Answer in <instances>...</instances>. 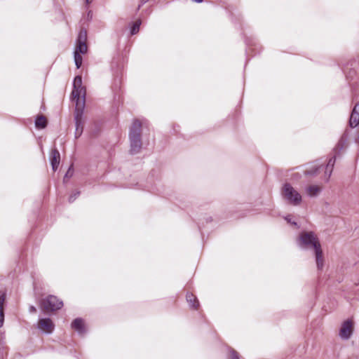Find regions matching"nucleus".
I'll list each match as a JSON object with an SVG mask.
<instances>
[{
	"mask_svg": "<svg viewBox=\"0 0 359 359\" xmlns=\"http://www.w3.org/2000/svg\"><path fill=\"white\" fill-rule=\"evenodd\" d=\"M297 243L302 249L313 250L317 268L318 270H322L324 266V258L321 245L316 235L312 231L302 232L299 234Z\"/></svg>",
	"mask_w": 359,
	"mask_h": 359,
	"instance_id": "obj_1",
	"label": "nucleus"
},
{
	"mask_svg": "<svg viewBox=\"0 0 359 359\" xmlns=\"http://www.w3.org/2000/svg\"><path fill=\"white\" fill-rule=\"evenodd\" d=\"M141 128L142 124L140 121H133L129 132V139L130 143V151L132 154H136L140 151L142 148L141 141Z\"/></svg>",
	"mask_w": 359,
	"mask_h": 359,
	"instance_id": "obj_2",
	"label": "nucleus"
},
{
	"mask_svg": "<svg viewBox=\"0 0 359 359\" xmlns=\"http://www.w3.org/2000/svg\"><path fill=\"white\" fill-rule=\"evenodd\" d=\"M281 194L284 200L293 205H299L302 203V195L289 183L283 185Z\"/></svg>",
	"mask_w": 359,
	"mask_h": 359,
	"instance_id": "obj_3",
	"label": "nucleus"
},
{
	"mask_svg": "<svg viewBox=\"0 0 359 359\" xmlns=\"http://www.w3.org/2000/svg\"><path fill=\"white\" fill-rule=\"evenodd\" d=\"M85 104L82 100L81 104L79 102L75 108L74 120L76 125L75 138H79L83 133L84 119L83 117Z\"/></svg>",
	"mask_w": 359,
	"mask_h": 359,
	"instance_id": "obj_4",
	"label": "nucleus"
},
{
	"mask_svg": "<svg viewBox=\"0 0 359 359\" xmlns=\"http://www.w3.org/2000/svg\"><path fill=\"white\" fill-rule=\"evenodd\" d=\"M74 89L72 93V96L74 100H76V105L79 102L81 104V101L83 100L85 102V94L86 90L85 88L82 86V78L81 76H76L74 78L73 82Z\"/></svg>",
	"mask_w": 359,
	"mask_h": 359,
	"instance_id": "obj_5",
	"label": "nucleus"
},
{
	"mask_svg": "<svg viewBox=\"0 0 359 359\" xmlns=\"http://www.w3.org/2000/svg\"><path fill=\"white\" fill-rule=\"evenodd\" d=\"M63 306L62 301L58 299L57 297L49 295L47 298L44 299L41 303L43 309L49 311H53L61 309Z\"/></svg>",
	"mask_w": 359,
	"mask_h": 359,
	"instance_id": "obj_6",
	"label": "nucleus"
},
{
	"mask_svg": "<svg viewBox=\"0 0 359 359\" xmlns=\"http://www.w3.org/2000/svg\"><path fill=\"white\" fill-rule=\"evenodd\" d=\"M88 47L86 43H77L76 47L74 50V62L76 67L79 69L82 65V56L81 54L87 53Z\"/></svg>",
	"mask_w": 359,
	"mask_h": 359,
	"instance_id": "obj_7",
	"label": "nucleus"
},
{
	"mask_svg": "<svg viewBox=\"0 0 359 359\" xmlns=\"http://www.w3.org/2000/svg\"><path fill=\"white\" fill-rule=\"evenodd\" d=\"M353 322L351 320H346L344 321L339 330V337L341 339L347 340L348 339L353 333Z\"/></svg>",
	"mask_w": 359,
	"mask_h": 359,
	"instance_id": "obj_8",
	"label": "nucleus"
},
{
	"mask_svg": "<svg viewBox=\"0 0 359 359\" xmlns=\"http://www.w3.org/2000/svg\"><path fill=\"white\" fill-rule=\"evenodd\" d=\"M54 327L55 325L50 318H40L39 320L38 328L43 332L50 334L53 332Z\"/></svg>",
	"mask_w": 359,
	"mask_h": 359,
	"instance_id": "obj_9",
	"label": "nucleus"
},
{
	"mask_svg": "<svg viewBox=\"0 0 359 359\" xmlns=\"http://www.w3.org/2000/svg\"><path fill=\"white\" fill-rule=\"evenodd\" d=\"M359 124V103L356 104L351 114L349 125L352 128L356 127Z\"/></svg>",
	"mask_w": 359,
	"mask_h": 359,
	"instance_id": "obj_10",
	"label": "nucleus"
},
{
	"mask_svg": "<svg viewBox=\"0 0 359 359\" xmlns=\"http://www.w3.org/2000/svg\"><path fill=\"white\" fill-rule=\"evenodd\" d=\"M322 190V186L311 184L306 187L305 192L309 197H317L321 193Z\"/></svg>",
	"mask_w": 359,
	"mask_h": 359,
	"instance_id": "obj_11",
	"label": "nucleus"
},
{
	"mask_svg": "<svg viewBox=\"0 0 359 359\" xmlns=\"http://www.w3.org/2000/svg\"><path fill=\"white\" fill-rule=\"evenodd\" d=\"M60 154L57 149H53L51 152L50 163L52 168L55 171L60 164Z\"/></svg>",
	"mask_w": 359,
	"mask_h": 359,
	"instance_id": "obj_12",
	"label": "nucleus"
},
{
	"mask_svg": "<svg viewBox=\"0 0 359 359\" xmlns=\"http://www.w3.org/2000/svg\"><path fill=\"white\" fill-rule=\"evenodd\" d=\"M72 327L79 334L85 332L84 323L81 318H76L72 323Z\"/></svg>",
	"mask_w": 359,
	"mask_h": 359,
	"instance_id": "obj_13",
	"label": "nucleus"
},
{
	"mask_svg": "<svg viewBox=\"0 0 359 359\" xmlns=\"http://www.w3.org/2000/svg\"><path fill=\"white\" fill-rule=\"evenodd\" d=\"M334 163H335V157L330 158L327 163V165L325 168V171L326 181L329 180V179L332 175Z\"/></svg>",
	"mask_w": 359,
	"mask_h": 359,
	"instance_id": "obj_14",
	"label": "nucleus"
},
{
	"mask_svg": "<svg viewBox=\"0 0 359 359\" xmlns=\"http://www.w3.org/2000/svg\"><path fill=\"white\" fill-rule=\"evenodd\" d=\"M6 302V294L0 293V327L4 325V304Z\"/></svg>",
	"mask_w": 359,
	"mask_h": 359,
	"instance_id": "obj_15",
	"label": "nucleus"
},
{
	"mask_svg": "<svg viewBox=\"0 0 359 359\" xmlns=\"http://www.w3.org/2000/svg\"><path fill=\"white\" fill-rule=\"evenodd\" d=\"M187 301L189 304L190 306L194 309H197L199 306L198 301L197 298L192 293H187Z\"/></svg>",
	"mask_w": 359,
	"mask_h": 359,
	"instance_id": "obj_16",
	"label": "nucleus"
},
{
	"mask_svg": "<svg viewBox=\"0 0 359 359\" xmlns=\"http://www.w3.org/2000/svg\"><path fill=\"white\" fill-rule=\"evenodd\" d=\"M46 124V118L43 116H38L35 121V126L37 128H44Z\"/></svg>",
	"mask_w": 359,
	"mask_h": 359,
	"instance_id": "obj_17",
	"label": "nucleus"
},
{
	"mask_svg": "<svg viewBox=\"0 0 359 359\" xmlns=\"http://www.w3.org/2000/svg\"><path fill=\"white\" fill-rule=\"evenodd\" d=\"M142 24V20L140 19L137 20L134 22H133L131 28H130V34L131 35L136 34L139 30L140 27Z\"/></svg>",
	"mask_w": 359,
	"mask_h": 359,
	"instance_id": "obj_18",
	"label": "nucleus"
},
{
	"mask_svg": "<svg viewBox=\"0 0 359 359\" xmlns=\"http://www.w3.org/2000/svg\"><path fill=\"white\" fill-rule=\"evenodd\" d=\"M321 165L315 164L311 169L306 170L305 174L307 175H316L318 173L319 170L321 169Z\"/></svg>",
	"mask_w": 359,
	"mask_h": 359,
	"instance_id": "obj_19",
	"label": "nucleus"
},
{
	"mask_svg": "<svg viewBox=\"0 0 359 359\" xmlns=\"http://www.w3.org/2000/svg\"><path fill=\"white\" fill-rule=\"evenodd\" d=\"M87 40V32L84 29H81L79 32L77 43H86Z\"/></svg>",
	"mask_w": 359,
	"mask_h": 359,
	"instance_id": "obj_20",
	"label": "nucleus"
},
{
	"mask_svg": "<svg viewBox=\"0 0 359 359\" xmlns=\"http://www.w3.org/2000/svg\"><path fill=\"white\" fill-rule=\"evenodd\" d=\"M229 359H239L238 353L234 351H231Z\"/></svg>",
	"mask_w": 359,
	"mask_h": 359,
	"instance_id": "obj_21",
	"label": "nucleus"
},
{
	"mask_svg": "<svg viewBox=\"0 0 359 359\" xmlns=\"http://www.w3.org/2000/svg\"><path fill=\"white\" fill-rule=\"evenodd\" d=\"M79 195V191H76L74 194H72V195H70L69 198V201L70 203L74 201V200L76 198V197Z\"/></svg>",
	"mask_w": 359,
	"mask_h": 359,
	"instance_id": "obj_22",
	"label": "nucleus"
},
{
	"mask_svg": "<svg viewBox=\"0 0 359 359\" xmlns=\"http://www.w3.org/2000/svg\"><path fill=\"white\" fill-rule=\"evenodd\" d=\"M285 219L290 224H294V225H297V223L295 222H292L291 218H290V216H287L285 217Z\"/></svg>",
	"mask_w": 359,
	"mask_h": 359,
	"instance_id": "obj_23",
	"label": "nucleus"
},
{
	"mask_svg": "<svg viewBox=\"0 0 359 359\" xmlns=\"http://www.w3.org/2000/svg\"><path fill=\"white\" fill-rule=\"evenodd\" d=\"M36 308L34 306H31L29 307V311L31 313H34V312H36Z\"/></svg>",
	"mask_w": 359,
	"mask_h": 359,
	"instance_id": "obj_24",
	"label": "nucleus"
},
{
	"mask_svg": "<svg viewBox=\"0 0 359 359\" xmlns=\"http://www.w3.org/2000/svg\"><path fill=\"white\" fill-rule=\"evenodd\" d=\"M149 0H142V2H141V4L139 5L138 6V8L137 9H140V8L141 7V6L147 2H148Z\"/></svg>",
	"mask_w": 359,
	"mask_h": 359,
	"instance_id": "obj_25",
	"label": "nucleus"
},
{
	"mask_svg": "<svg viewBox=\"0 0 359 359\" xmlns=\"http://www.w3.org/2000/svg\"><path fill=\"white\" fill-rule=\"evenodd\" d=\"M69 173H70V169H69V170L66 173L65 178L67 177L68 175H69Z\"/></svg>",
	"mask_w": 359,
	"mask_h": 359,
	"instance_id": "obj_26",
	"label": "nucleus"
},
{
	"mask_svg": "<svg viewBox=\"0 0 359 359\" xmlns=\"http://www.w3.org/2000/svg\"><path fill=\"white\" fill-rule=\"evenodd\" d=\"M92 1H93V0H86V1H87V3H88H88H90V2H91Z\"/></svg>",
	"mask_w": 359,
	"mask_h": 359,
	"instance_id": "obj_27",
	"label": "nucleus"
}]
</instances>
